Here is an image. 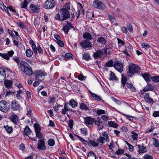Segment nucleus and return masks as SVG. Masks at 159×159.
I'll list each match as a JSON object with an SVG mask.
<instances>
[{"mask_svg":"<svg viewBox=\"0 0 159 159\" xmlns=\"http://www.w3.org/2000/svg\"><path fill=\"white\" fill-rule=\"evenodd\" d=\"M70 17L69 11L66 8H62L59 10L58 13L55 17V19L59 21H63Z\"/></svg>","mask_w":159,"mask_h":159,"instance_id":"obj_1","label":"nucleus"},{"mask_svg":"<svg viewBox=\"0 0 159 159\" xmlns=\"http://www.w3.org/2000/svg\"><path fill=\"white\" fill-rule=\"evenodd\" d=\"M20 68L26 75H31L33 73L32 70L30 65L25 61H21Z\"/></svg>","mask_w":159,"mask_h":159,"instance_id":"obj_2","label":"nucleus"},{"mask_svg":"<svg viewBox=\"0 0 159 159\" xmlns=\"http://www.w3.org/2000/svg\"><path fill=\"white\" fill-rule=\"evenodd\" d=\"M140 70V68L138 66L133 64L129 66L128 72H127V73H129L132 75L128 74V75L130 77H131L132 75L138 73Z\"/></svg>","mask_w":159,"mask_h":159,"instance_id":"obj_3","label":"nucleus"},{"mask_svg":"<svg viewBox=\"0 0 159 159\" xmlns=\"http://www.w3.org/2000/svg\"><path fill=\"white\" fill-rule=\"evenodd\" d=\"M34 73L36 74V79L39 80H43V79L42 78V76H46L47 75L46 73L40 70H36Z\"/></svg>","mask_w":159,"mask_h":159,"instance_id":"obj_4","label":"nucleus"},{"mask_svg":"<svg viewBox=\"0 0 159 159\" xmlns=\"http://www.w3.org/2000/svg\"><path fill=\"white\" fill-rule=\"evenodd\" d=\"M8 109L7 102L4 100H1L0 101V110L2 112L5 113L8 111Z\"/></svg>","mask_w":159,"mask_h":159,"instance_id":"obj_5","label":"nucleus"},{"mask_svg":"<svg viewBox=\"0 0 159 159\" xmlns=\"http://www.w3.org/2000/svg\"><path fill=\"white\" fill-rule=\"evenodd\" d=\"M44 7L46 9H50L53 8L55 5L54 0H47L44 3Z\"/></svg>","mask_w":159,"mask_h":159,"instance_id":"obj_6","label":"nucleus"},{"mask_svg":"<svg viewBox=\"0 0 159 159\" xmlns=\"http://www.w3.org/2000/svg\"><path fill=\"white\" fill-rule=\"evenodd\" d=\"M11 108L13 111L20 110V106L16 100H13L11 103Z\"/></svg>","mask_w":159,"mask_h":159,"instance_id":"obj_7","label":"nucleus"},{"mask_svg":"<svg viewBox=\"0 0 159 159\" xmlns=\"http://www.w3.org/2000/svg\"><path fill=\"white\" fill-rule=\"evenodd\" d=\"M94 7L99 9H103L105 7L104 4L101 1L98 0H95L93 3Z\"/></svg>","mask_w":159,"mask_h":159,"instance_id":"obj_8","label":"nucleus"},{"mask_svg":"<svg viewBox=\"0 0 159 159\" xmlns=\"http://www.w3.org/2000/svg\"><path fill=\"white\" fill-rule=\"evenodd\" d=\"M37 148L39 150H44L46 149L45 142L43 139H39L38 141Z\"/></svg>","mask_w":159,"mask_h":159,"instance_id":"obj_9","label":"nucleus"},{"mask_svg":"<svg viewBox=\"0 0 159 159\" xmlns=\"http://www.w3.org/2000/svg\"><path fill=\"white\" fill-rule=\"evenodd\" d=\"M80 46L84 48H91L92 46V44L91 42L88 40H84L80 43Z\"/></svg>","mask_w":159,"mask_h":159,"instance_id":"obj_10","label":"nucleus"},{"mask_svg":"<svg viewBox=\"0 0 159 159\" xmlns=\"http://www.w3.org/2000/svg\"><path fill=\"white\" fill-rule=\"evenodd\" d=\"M141 75L147 83H148L150 81L152 76H151L149 73L145 72L144 73H142Z\"/></svg>","mask_w":159,"mask_h":159,"instance_id":"obj_11","label":"nucleus"},{"mask_svg":"<svg viewBox=\"0 0 159 159\" xmlns=\"http://www.w3.org/2000/svg\"><path fill=\"white\" fill-rule=\"evenodd\" d=\"M136 146L139 149L138 152L139 154H142L147 152V148L144 147L143 144L142 145H137Z\"/></svg>","mask_w":159,"mask_h":159,"instance_id":"obj_12","label":"nucleus"},{"mask_svg":"<svg viewBox=\"0 0 159 159\" xmlns=\"http://www.w3.org/2000/svg\"><path fill=\"white\" fill-rule=\"evenodd\" d=\"M113 66L120 73H121L123 71V65L120 63L117 62L115 63L113 65Z\"/></svg>","mask_w":159,"mask_h":159,"instance_id":"obj_13","label":"nucleus"},{"mask_svg":"<svg viewBox=\"0 0 159 159\" xmlns=\"http://www.w3.org/2000/svg\"><path fill=\"white\" fill-rule=\"evenodd\" d=\"M103 55L102 51L101 50H98L96 51V52L93 53V56L95 59H97L98 58L101 57Z\"/></svg>","mask_w":159,"mask_h":159,"instance_id":"obj_14","label":"nucleus"},{"mask_svg":"<svg viewBox=\"0 0 159 159\" xmlns=\"http://www.w3.org/2000/svg\"><path fill=\"white\" fill-rule=\"evenodd\" d=\"M84 120L86 124L88 125L92 124L94 122V119L90 116L84 117Z\"/></svg>","mask_w":159,"mask_h":159,"instance_id":"obj_15","label":"nucleus"},{"mask_svg":"<svg viewBox=\"0 0 159 159\" xmlns=\"http://www.w3.org/2000/svg\"><path fill=\"white\" fill-rule=\"evenodd\" d=\"M6 71L2 67L0 68V81H2L6 78Z\"/></svg>","mask_w":159,"mask_h":159,"instance_id":"obj_16","label":"nucleus"},{"mask_svg":"<svg viewBox=\"0 0 159 159\" xmlns=\"http://www.w3.org/2000/svg\"><path fill=\"white\" fill-rule=\"evenodd\" d=\"M69 103L67 102H65L64 104V109H62L61 110V113L63 115L66 114V112L70 110V108L69 107Z\"/></svg>","mask_w":159,"mask_h":159,"instance_id":"obj_17","label":"nucleus"},{"mask_svg":"<svg viewBox=\"0 0 159 159\" xmlns=\"http://www.w3.org/2000/svg\"><path fill=\"white\" fill-rule=\"evenodd\" d=\"M30 8L31 9V11L33 13H39V8L34 4H30Z\"/></svg>","mask_w":159,"mask_h":159,"instance_id":"obj_18","label":"nucleus"},{"mask_svg":"<svg viewBox=\"0 0 159 159\" xmlns=\"http://www.w3.org/2000/svg\"><path fill=\"white\" fill-rule=\"evenodd\" d=\"M83 37L85 40H88L89 41L92 39V35L89 32H86L83 33Z\"/></svg>","mask_w":159,"mask_h":159,"instance_id":"obj_19","label":"nucleus"},{"mask_svg":"<svg viewBox=\"0 0 159 159\" xmlns=\"http://www.w3.org/2000/svg\"><path fill=\"white\" fill-rule=\"evenodd\" d=\"M10 119L12 122L15 124L17 125L18 122V117L17 115H14L11 116Z\"/></svg>","mask_w":159,"mask_h":159,"instance_id":"obj_20","label":"nucleus"},{"mask_svg":"<svg viewBox=\"0 0 159 159\" xmlns=\"http://www.w3.org/2000/svg\"><path fill=\"white\" fill-rule=\"evenodd\" d=\"M31 132V131L28 126H26L24 129V133H23V135H24L28 136V135L30 134Z\"/></svg>","mask_w":159,"mask_h":159,"instance_id":"obj_21","label":"nucleus"},{"mask_svg":"<svg viewBox=\"0 0 159 159\" xmlns=\"http://www.w3.org/2000/svg\"><path fill=\"white\" fill-rule=\"evenodd\" d=\"M4 84L7 88H10L12 85V82L11 80H6L4 81Z\"/></svg>","mask_w":159,"mask_h":159,"instance_id":"obj_22","label":"nucleus"},{"mask_svg":"<svg viewBox=\"0 0 159 159\" xmlns=\"http://www.w3.org/2000/svg\"><path fill=\"white\" fill-rule=\"evenodd\" d=\"M69 105L73 108H75L77 106V103L76 101L73 99L70 100L68 102Z\"/></svg>","mask_w":159,"mask_h":159,"instance_id":"obj_23","label":"nucleus"},{"mask_svg":"<svg viewBox=\"0 0 159 159\" xmlns=\"http://www.w3.org/2000/svg\"><path fill=\"white\" fill-rule=\"evenodd\" d=\"M108 124L109 126L114 128H116L118 127V124L117 123L112 121H108Z\"/></svg>","mask_w":159,"mask_h":159,"instance_id":"obj_24","label":"nucleus"},{"mask_svg":"<svg viewBox=\"0 0 159 159\" xmlns=\"http://www.w3.org/2000/svg\"><path fill=\"white\" fill-rule=\"evenodd\" d=\"M97 41L98 43H101L102 45H105L106 42V39L102 37H98V39Z\"/></svg>","mask_w":159,"mask_h":159,"instance_id":"obj_25","label":"nucleus"},{"mask_svg":"<svg viewBox=\"0 0 159 159\" xmlns=\"http://www.w3.org/2000/svg\"><path fill=\"white\" fill-rule=\"evenodd\" d=\"M74 135L76 136L79 139H80V141L85 145V146L87 147L88 146H89V141H87L79 136L76 135L75 134H74Z\"/></svg>","mask_w":159,"mask_h":159,"instance_id":"obj_26","label":"nucleus"},{"mask_svg":"<svg viewBox=\"0 0 159 159\" xmlns=\"http://www.w3.org/2000/svg\"><path fill=\"white\" fill-rule=\"evenodd\" d=\"M94 124L95 125H96L97 126H99L102 123V122L101 120V119L100 117H97L96 119H94Z\"/></svg>","mask_w":159,"mask_h":159,"instance_id":"obj_27","label":"nucleus"},{"mask_svg":"<svg viewBox=\"0 0 159 159\" xmlns=\"http://www.w3.org/2000/svg\"><path fill=\"white\" fill-rule=\"evenodd\" d=\"M94 140H94H89V144H90L93 147H98V143L96 142Z\"/></svg>","mask_w":159,"mask_h":159,"instance_id":"obj_28","label":"nucleus"},{"mask_svg":"<svg viewBox=\"0 0 159 159\" xmlns=\"http://www.w3.org/2000/svg\"><path fill=\"white\" fill-rule=\"evenodd\" d=\"M127 87L130 89L132 91L135 92L136 91L135 87L133 86L132 84L127 82L126 83Z\"/></svg>","mask_w":159,"mask_h":159,"instance_id":"obj_29","label":"nucleus"},{"mask_svg":"<svg viewBox=\"0 0 159 159\" xmlns=\"http://www.w3.org/2000/svg\"><path fill=\"white\" fill-rule=\"evenodd\" d=\"M25 53L27 57H31L33 55V52L30 49H27L25 51Z\"/></svg>","mask_w":159,"mask_h":159,"instance_id":"obj_30","label":"nucleus"},{"mask_svg":"<svg viewBox=\"0 0 159 159\" xmlns=\"http://www.w3.org/2000/svg\"><path fill=\"white\" fill-rule=\"evenodd\" d=\"M4 127L8 133L11 134L12 132L13 129L12 127H9L8 125L4 126Z\"/></svg>","mask_w":159,"mask_h":159,"instance_id":"obj_31","label":"nucleus"},{"mask_svg":"<svg viewBox=\"0 0 159 159\" xmlns=\"http://www.w3.org/2000/svg\"><path fill=\"white\" fill-rule=\"evenodd\" d=\"M34 126L35 130V133L41 132V128L39 125L36 124H34Z\"/></svg>","mask_w":159,"mask_h":159,"instance_id":"obj_32","label":"nucleus"},{"mask_svg":"<svg viewBox=\"0 0 159 159\" xmlns=\"http://www.w3.org/2000/svg\"><path fill=\"white\" fill-rule=\"evenodd\" d=\"M80 108L82 110H88L89 109L84 103H81L80 106Z\"/></svg>","mask_w":159,"mask_h":159,"instance_id":"obj_33","label":"nucleus"},{"mask_svg":"<svg viewBox=\"0 0 159 159\" xmlns=\"http://www.w3.org/2000/svg\"><path fill=\"white\" fill-rule=\"evenodd\" d=\"M103 137L104 138V140H105L107 142H108L109 141V139L107 134L106 132H104L102 133Z\"/></svg>","mask_w":159,"mask_h":159,"instance_id":"obj_34","label":"nucleus"},{"mask_svg":"<svg viewBox=\"0 0 159 159\" xmlns=\"http://www.w3.org/2000/svg\"><path fill=\"white\" fill-rule=\"evenodd\" d=\"M12 59L14 61L17 63L18 66H20V67L21 61L20 62V61L19 58L17 56H14L13 57Z\"/></svg>","mask_w":159,"mask_h":159,"instance_id":"obj_35","label":"nucleus"},{"mask_svg":"<svg viewBox=\"0 0 159 159\" xmlns=\"http://www.w3.org/2000/svg\"><path fill=\"white\" fill-rule=\"evenodd\" d=\"M110 80H117V78L116 77L114 74L111 71V74L109 78Z\"/></svg>","mask_w":159,"mask_h":159,"instance_id":"obj_36","label":"nucleus"},{"mask_svg":"<svg viewBox=\"0 0 159 159\" xmlns=\"http://www.w3.org/2000/svg\"><path fill=\"white\" fill-rule=\"evenodd\" d=\"M151 80L152 81L155 83L159 82V75L152 76Z\"/></svg>","mask_w":159,"mask_h":159,"instance_id":"obj_37","label":"nucleus"},{"mask_svg":"<svg viewBox=\"0 0 159 159\" xmlns=\"http://www.w3.org/2000/svg\"><path fill=\"white\" fill-rule=\"evenodd\" d=\"M83 57L86 61H88L90 59V55L87 53H84L83 55Z\"/></svg>","mask_w":159,"mask_h":159,"instance_id":"obj_38","label":"nucleus"},{"mask_svg":"<svg viewBox=\"0 0 159 159\" xmlns=\"http://www.w3.org/2000/svg\"><path fill=\"white\" fill-rule=\"evenodd\" d=\"M92 97L96 100L101 101L102 102H104V101L101 98L100 96H98L94 93V95Z\"/></svg>","mask_w":159,"mask_h":159,"instance_id":"obj_39","label":"nucleus"},{"mask_svg":"<svg viewBox=\"0 0 159 159\" xmlns=\"http://www.w3.org/2000/svg\"><path fill=\"white\" fill-rule=\"evenodd\" d=\"M27 4L28 2L25 1H24L21 4L20 6L22 8H25L27 10H28L27 6Z\"/></svg>","mask_w":159,"mask_h":159,"instance_id":"obj_40","label":"nucleus"},{"mask_svg":"<svg viewBox=\"0 0 159 159\" xmlns=\"http://www.w3.org/2000/svg\"><path fill=\"white\" fill-rule=\"evenodd\" d=\"M0 56L2 57L3 58L7 60H8L9 59V57L7 53H2L0 52Z\"/></svg>","mask_w":159,"mask_h":159,"instance_id":"obj_41","label":"nucleus"},{"mask_svg":"<svg viewBox=\"0 0 159 159\" xmlns=\"http://www.w3.org/2000/svg\"><path fill=\"white\" fill-rule=\"evenodd\" d=\"M55 143V141L54 140L52 139H50L48 141V144L50 146H53Z\"/></svg>","mask_w":159,"mask_h":159,"instance_id":"obj_42","label":"nucleus"},{"mask_svg":"<svg viewBox=\"0 0 159 159\" xmlns=\"http://www.w3.org/2000/svg\"><path fill=\"white\" fill-rule=\"evenodd\" d=\"M62 29L64 31L65 33L66 34H68L69 31V30L70 29V28L68 25H66L65 26H64Z\"/></svg>","mask_w":159,"mask_h":159,"instance_id":"obj_43","label":"nucleus"},{"mask_svg":"<svg viewBox=\"0 0 159 159\" xmlns=\"http://www.w3.org/2000/svg\"><path fill=\"white\" fill-rule=\"evenodd\" d=\"M113 66V61L111 60L107 62L105 65V66L111 67Z\"/></svg>","mask_w":159,"mask_h":159,"instance_id":"obj_44","label":"nucleus"},{"mask_svg":"<svg viewBox=\"0 0 159 159\" xmlns=\"http://www.w3.org/2000/svg\"><path fill=\"white\" fill-rule=\"evenodd\" d=\"M152 139L154 140V141L153 142V145L156 147H159V143H158V141L155 138H153Z\"/></svg>","mask_w":159,"mask_h":159,"instance_id":"obj_45","label":"nucleus"},{"mask_svg":"<svg viewBox=\"0 0 159 159\" xmlns=\"http://www.w3.org/2000/svg\"><path fill=\"white\" fill-rule=\"evenodd\" d=\"M132 137L134 140H136L137 139L138 137V134L135 132L132 131L131 132Z\"/></svg>","mask_w":159,"mask_h":159,"instance_id":"obj_46","label":"nucleus"},{"mask_svg":"<svg viewBox=\"0 0 159 159\" xmlns=\"http://www.w3.org/2000/svg\"><path fill=\"white\" fill-rule=\"evenodd\" d=\"M96 113L98 115L102 114H106L105 111L104 110L101 109L98 110L96 111Z\"/></svg>","mask_w":159,"mask_h":159,"instance_id":"obj_47","label":"nucleus"},{"mask_svg":"<svg viewBox=\"0 0 159 159\" xmlns=\"http://www.w3.org/2000/svg\"><path fill=\"white\" fill-rule=\"evenodd\" d=\"M57 105H55L54 107V111L56 112H57L59 109V108L60 107H62V106L60 104H58L57 103H56Z\"/></svg>","mask_w":159,"mask_h":159,"instance_id":"obj_48","label":"nucleus"},{"mask_svg":"<svg viewBox=\"0 0 159 159\" xmlns=\"http://www.w3.org/2000/svg\"><path fill=\"white\" fill-rule=\"evenodd\" d=\"M97 141L100 143H101L102 144L104 143L105 142L104 141V138L102 136L99 137L97 139Z\"/></svg>","mask_w":159,"mask_h":159,"instance_id":"obj_49","label":"nucleus"},{"mask_svg":"<svg viewBox=\"0 0 159 159\" xmlns=\"http://www.w3.org/2000/svg\"><path fill=\"white\" fill-rule=\"evenodd\" d=\"M7 31L9 34L12 36V37L15 39H18V38L15 35H14L13 33L9 29H8Z\"/></svg>","mask_w":159,"mask_h":159,"instance_id":"obj_50","label":"nucleus"},{"mask_svg":"<svg viewBox=\"0 0 159 159\" xmlns=\"http://www.w3.org/2000/svg\"><path fill=\"white\" fill-rule=\"evenodd\" d=\"M143 157L144 159H153V157L152 156L147 154H145Z\"/></svg>","mask_w":159,"mask_h":159,"instance_id":"obj_51","label":"nucleus"},{"mask_svg":"<svg viewBox=\"0 0 159 159\" xmlns=\"http://www.w3.org/2000/svg\"><path fill=\"white\" fill-rule=\"evenodd\" d=\"M125 151V150H122L121 149H119L117 151H116L115 154L117 155L121 154H123Z\"/></svg>","mask_w":159,"mask_h":159,"instance_id":"obj_52","label":"nucleus"},{"mask_svg":"<svg viewBox=\"0 0 159 159\" xmlns=\"http://www.w3.org/2000/svg\"><path fill=\"white\" fill-rule=\"evenodd\" d=\"M37 50L39 54H43V51L42 49L40 47L39 45H38L37 47Z\"/></svg>","mask_w":159,"mask_h":159,"instance_id":"obj_53","label":"nucleus"},{"mask_svg":"<svg viewBox=\"0 0 159 159\" xmlns=\"http://www.w3.org/2000/svg\"><path fill=\"white\" fill-rule=\"evenodd\" d=\"M127 81V77L125 76L122 75V78H121V83H126Z\"/></svg>","mask_w":159,"mask_h":159,"instance_id":"obj_54","label":"nucleus"},{"mask_svg":"<svg viewBox=\"0 0 159 159\" xmlns=\"http://www.w3.org/2000/svg\"><path fill=\"white\" fill-rule=\"evenodd\" d=\"M141 46L143 48H149L150 47V45L147 43H143L141 44Z\"/></svg>","mask_w":159,"mask_h":159,"instance_id":"obj_55","label":"nucleus"},{"mask_svg":"<svg viewBox=\"0 0 159 159\" xmlns=\"http://www.w3.org/2000/svg\"><path fill=\"white\" fill-rule=\"evenodd\" d=\"M36 137L40 139L43 138V135L41 132L36 133Z\"/></svg>","mask_w":159,"mask_h":159,"instance_id":"obj_56","label":"nucleus"},{"mask_svg":"<svg viewBox=\"0 0 159 159\" xmlns=\"http://www.w3.org/2000/svg\"><path fill=\"white\" fill-rule=\"evenodd\" d=\"M121 114L125 116L126 117L127 119L129 120H132L134 119L133 117L132 116L128 115L123 113H121Z\"/></svg>","mask_w":159,"mask_h":159,"instance_id":"obj_57","label":"nucleus"},{"mask_svg":"<svg viewBox=\"0 0 159 159\" xmlns=\"http://www.w3.org/2000/svg\"><path fill=\"white\" fill-rule=\"evenodd\" d=\"M127 27L129 31L130 32L132 33L133 32V27L130 24H129L127 26Z\"/></svg>","mask_w":159,"mask_h":159,"instance_id":"obj_58","label":"nucleus"},{"mask_svg":"<svg viewBox=\"0 0 159 159\" xmlns=\"http://www.w3.org/2000/svg\"><path fill=\"white\" fill-rule=\"evenodd\" d=\"M70 3L69 2L66 3L64 5V7H65V8H66L68 11L69 10H70Z\"/></svg>","mask_w":159,"mask_h":159,"instance_id":"obj_59","label":"nucleus"},{"mask_svg":"<svg viewBox=\"0 0 159 159\" xmlns=\"http://www.w3.org/2000/svg\"><path fill=\"white\" fill-rule=\"evenodd\" d=\"M80 131L82 134L86 135L88 134L87 130L85 128H82L80 129Z\"/></svg>","mask_w":159,"mask_h":159,"instance_id":"obj_60","label":"nucleus"},{"mask_svg":"<svg viewBox=\"0 0 159 159\" xmlns=\"http://www.w3.org/2000/svg\"><path fill=\"white\" fill-rule=\"evenodd\" d=\"M73 120L70 119L69 120L68 123V126L70 129H72L73 126Z\"/></svg>","mask_w":159,"mask_h":159,"instance_id":"obj_61","label":"nucleus"},{"mask_svg":"<svg viewBox=\"0 0 159 159\" xmlns=\"http://www.w3.org/2000/svg\"><path fill=\"white\" fill-rule=\"evenodd\" d=\"M117 40H118V44H120L122 46H124L125 44V43L121 39L119 38H117Z\"/></svg>","mask_w":159,"mask_h":159,"instance_id":"obj_62","label":"nucleus"},{"mask_svg":"<svg viewBox=\"0 0 159 159\" xmlns=\"http://www.w3.org/2000/svg\"><path fill=\"white\" fill-rule=\"evenodd\" d=\"M146 86L150 90L152 91L153 90L154 88L152 85L149 84V82L147 83V85Z\"/></svg>","mask_w":159,"mask_h":159,"instance_id":"obj_63","label":"nucleus"},{"mask_svg":"<svg viewBox=\"0 0 159 159\" xmlns=\"http://www.w3.org/2000/svg\"><path fill=\"white\" fill-rule=\"evenodd\" d=\"M152 116L154 117H158L159 116V111H154L152 114Z\"/></svg>","mask_w":159,"mask_h":159,"instance_id":"obj_64","label":"nucleus"}]
</instances>
